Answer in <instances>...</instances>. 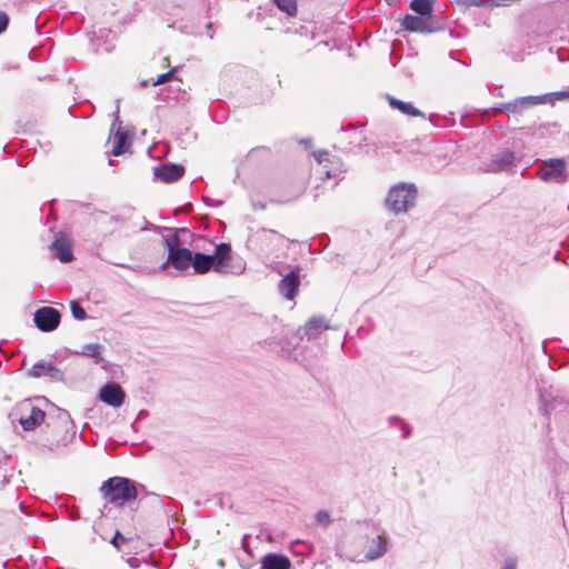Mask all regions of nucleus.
<instances>
[{"mask_svg": "<svg viewBox=\"0 0 569 569\" xmlns=\"http://www.w3.org/2000/svg\"><path fill=\"white\" fill-rule=\"evenodd\" d=\"M76 437L74 423L66 410H59L54 419L46 422V432L40 439V446L56 451L68 446Z\"/></svg>", "mask_w": 569, "mask_h": 569, "instance_id": "1", "label": "nucleus"}, {"mask_svg": "<svg viewBox=\"0 0 569 569\" xmlns=\"http://www.w3.org/2000/svg\"><path fill=\"white\" fill-rule=\"evenodd\" d=\"M140 489L144 490V486L136 483L129 478L112 477L102 483L100 491L108 502L123 506L138 498L140 496Z\"/></svg>", "mask_w": 569, "mask_h": 569, "instance_id": "2", "label": "nucleus"}, {"mask_svg": "<svg viewBox=\"0 0 569 569\" xmlns=\"http://www.w3.org/2000/svg\"><path fill=\"white\" fill-rule=\"evenodd\" d=\"M230 244L221 242L216 244L213 254L196 252L191 266L197 273H206L210 269L224 272L230 260Z\"/></svg>", "mask_w": 569, "mask_h": 569, "instance_id": "3", "label": "nucleus"}, {"mask_svg": "<svg viewBox=\"0 0 569 569\" xmlns=\"http://www.w3.org/2000/svg\"><path fill=\"white\" fill-rule=\"evenodd\" d=\"M418 190L413 183H398L389 190L386 206L393 213L407 212L415 206Z\"/></svg>", "mask_w": 569, "mask_h": 569, "instance_id": "4", "label": "nucleus"}, {"mask_svg": "<svg viewBox=\"0 0 569 569\" xmlns=\"http://www.w3.org/2000/svg\"><path fill=\"white\" fill-rule=\"evenodd\" d=\"M401 26L410 32L432 33L442 30L445 22L440 17L406 14Z\"/></svg>", "mask_w": 569, "mask_h": 569, "instance_id": "5", "label": "nucleus"}, {"mask_svg": "<svg viewBox=\"0 0 569 569\" xmlns=\"http://www.w3.org/2000/svg\"><path fill=\"white\" fill-rule=\"evenodd\" d=\"M567 164L561 158H553L542 162L537 169V177L546 182L563 183L567 180Z\"/></svg>", "mask_w": 569, "mask_h": 569, "instance_id": "6", "label": "nucleus"}, {"mask_svg": "<svg viewBox=\"0 0 569 569\" xmlns=\"http://www.w3.org/2000/svg\"><path fill=\"white\" fill-rule=\"evenodd\" d=\"M539 410L543 416H550L552 412L556 415L569 412V401L559 395L555 396L552 392L539 389Z\"/></svg>", "mask_w": 569, "mask_h": 569, "instance_id": "7", "label": "nucleus"}, {"mask_svg": "<svg viewBox=\"0 0 569 569\" xmlns=\"http://www.w3.org/2000/svg\"><path fill=\"white\" fill-rule=\"evenodd\" d=\"M279 273L282 276L278 283L279 293L287 300H293L300 287L301 269L296 267L286 274L282 271H279Z\"/></svg>", "mask_w": 569, "mask_h": 569, "instance_id": "8", "label": "nucleus"}, {"mask_svg": "<svg viewBox=\"0 0 569 569\" xmlns=\"http://www.w3.org/2000/svg\"><path fill=\"white\" fill-rule=\"evenodd\" d=\"M61 315L52 307H41L34 312L33 321L37 328L43 332L53 331L60 323Z\"/></svg>", "mask_w": 569, "mask_h": 569, "instance_id": "9", "label": "nucleus"}, {"mask_svg": "<svg viewBox=\"0 0 569 569\" xmlns=\"http://www.w3.org/2000/svg\"><path fill=\"white\" fill-rule=\"evenodd\" d=\"M21 410L28 412V415H22L19 419V423L24 431L34 430L44 421L46 412L30 402L22 403Z\"/></svg>", "mask_w": 569, "mask_h": 569, "instance_id": "10", "label": "nucleus"}, {"mask_svg": "<svg viewBox=\"0 0 569 569\" xmlns=\"http://www.w3.org/2000/svg\"><path fill=\"white\" fill-rule=\"evenodd\" d=\"M28 373L33 378L48 377L50 381L54 382L62 381L64 379L63 371L51 361L46 360L36 362Z\"/></svg>", "mask_w": 569, "mask_h": 569, "instance_id": "11", "label": "nucleus"}, {"mask_svg": "<svg viewBox=\"0 0 569 569\" xmlns=\"http://www.w3.org/2000/svg\"><path fill=\"white\" fill-rule=\"evenodd\" d=\"M515 160L513 151L503 150L492 156L491 160L485 164V171L491 173L509 171L513 167Z\"/></svg>", "mask_w": 569, "mask_h": 569, "instance_id": "12", "label": "nucleus"}, {"mask_svg": "<svg viewBox=\"0 0 569 569\" xmlns=\"http://www.w3.org/2000/svg\"><path fill=\"white\" fill-rule=\"evenodd\" d=\"M537 96H527L520 97L509 102L500 103L495 107V112H511V113H521L525 109L535 107L539 104Z\"/></svg>", "mask_w": 569, "mask_h": 569, "instance_id": "13", "label": "nucleus"}, {"mask_svg": "<svg viewBox=\"0 0 569 569\" xmlns=\"http://www.w3.org/2000/svg\"><path fill=\"white\" fill-rule=\"evenodd\" d=\"M126 393L122 388L112 382L104 385L99 392V399L108 406L119 408L122 406Z\"/></svg>", "mask_w": 569, "mask_h": 569, "instance_id": "14", "label": "nucleus"}, {"mask_svg": "<svg viewBox=\"0 0 569 569\" xmlns=\"http://www.w3.org/2000/svg\"><path fill=\"white\" fill-rule=\"evenodd\" d=\"M153 174L157 179L171 183L181 179L184 174V167L177 163H162L153 168Z\"/></svg>", "mask_w": 569, "mask_h": 569, "instance_id": "15", "label": "nucleus"}, {"mask_svg": "<svg viewBox=\"0 0 569 569\" xmlns=\"http://www.w3.org/2000/svg\"><path fill=\"white\" fill-rule=\"evenodd\" d=\"M193 260V253L188 248H182L173 252L168 253V260L160 268L164 269L168 263L180 271L188 269Z\"/></svg>", "mask_w": 569, "mask_h": 569, "instance_id": "16", "label": "nucleus"}, {"mask_svg": "<svg viewBox=\"0 0 569 569\" xmlns=\"http://www.w3.org/2000/svg\"><path fill=\"white\" fill-rule=\"evenodd\" d=\"M389 548V539L383 535H379L371 540V545L366 553L367 560H376L381 558Z\"/></svg>", "mask_w": 569, "mask_h": 569, "instance_id": "17", "label": "nucleus"}, {"mask_svg": "<svg viewBox=\"0 0 569 569\" xmlns=\"http://www.w3.org/2000/svg\"><path fill=\"white\" fill-rule=\"evenodd\" d=\"M288 557L279 553H268L261 560V569H290Z\"/></svg>", "mask_w": 569, "mask_h": 569, "instance_id": "18", "label": "nucleus"}, {"mask_svg": "<svg viewBox=\"0 0 569 569\" xmlns=\"http://www.w3.org/2000/svg\"><path fill=\"white\" fill-rule=\"evenodd\" d=\"M50 249L52 251H54L56 253V257L61 261V262H70L72 259H73V254H72V251H71V246L70 243L63 239V238H59V239H56L52 244L50 246Z\"/></svg>", "mask_w": 569, "mask_h": 569, "instance_id": "19", "label": "nucleus"}, {"mask_svg": "<svg viewBox=\"0 0 569 569\" xmlns=\"http://www.w3.org/2000/svg\"><path fill=\"white\" fill-rule=\"evenodd\" d=\"M341 131L346 133V139L351 147H361L366 141L363 130L358 127L348 124L346 128L342 127Z\"/></svg>", "mask_w": 569, "mask_h": 569, "instance_id": "20", "label": "nucleus"}, {"mask_svg": "<svg viewBox=\"0 0 569 569\" xmlns=\"http://www.w3.org/2000/svg\"><path fill=\"white\" fill-rule=\"evenodd\" d=\"M388 101L392 108L398 109L403 114L412 117H423V113L409 102L401 101L390 96H388Z\"/></svg>", "mask_w": 569, "mask_h": 569, "instance_id": "21", "label": "nucleus"}, {"mask_svg": "<svg viewBox=\"0 0 569 569\" xmlns=\"http://www.w3.org/2000/svg\"><path fill=\"white\" fill-rule=\"evenodd\" d=\"M409 8L419 16L437 17L436 14H433L432 0H412L409 4Z\"/></svg>", "mask_w": 569, "mask_h": 569, "instance_id": "22", "label": "nucleus"}, {"mask_svg": "<svg viewBox=\"0 0 569 569\" xmlns=\"http://www.w3.org/2000/svg\"><path fill=\"white\" fill-rule=\"evenodd\" d=\"M102 349L103 347L99 343H88L84 345L82 350L77 353L94 359V363L97 365H102L104 362V359L101 356Z\"/></svg>", "mask_w": 569, "mask_h": 569, "instance_id": "23", "label": "nucleus"}, {"mask_svg": "<svg viewBox=\"0 0 569 569\" xmlns=\"http://www.w3.org/2000/svg\"><path fill=\"white\" fill-rule=\"evenodd\" d=\"M328 325L326 323L323 318H311L305 326V332L309 337H315L322 330L328 329Z\"/></svg>", "mask_w": 569, "mask_h": 569, "instance_id": "24", "label": "nucleus"}, {"mask_svg": "<svg viewBox=\"0 0 569 569\" xmlns=\"http://www.w3.org/2000/svg\"><path fill=\"white\" fill-rule=\"evenodd\" d=\"M129 146L127 133L118 130L114 134V144L111 153L116 157L121 156L126 152Z\"/></svg>", "mask_w": 569, "mask_h": 569, "instance_id": "25", "label": "nucleus"}, {"mask_svg": "<svg viewBox=\"0 0 569 569\" xmlns=\"http://www.w3.org/2000/svg\"><path fill=\"white\" fill-rule=\"evenodd\" d=\"M539 104L555 103L556 101L569 100V90H561L537 96Z\"/></svg>", "mask_w": 569, "mask_h": 569, "instance_id": "26", "label": "nucleus"}, {"mask_svg": "<svg viewBox=\"0 0 569 569\" xmlns=\"http://www.w3.org/2000/svg\"><path fill=\"white\" fill-rule=\"evenodd\" d=\"M389 425L398 427V429L402 432V438L407 439L411 435V427L405 422L400 417L392 416L389 418Z\"/></svg>", "mask_w": 569, "mask_h": 569, "instance_id": "27", "label": "nucleus"}, {"mask_svg": "<svg viewBox=\"0 0 569 569\" xmlns=\"http://www.w3.org/2000/svg\"><path fill=\"white\" fill-rule=\"evenodd\" d=\"M273 3L288 16H295L297 13V1L296 0H272Z\"/></svg>", "mask_w": 569, "mask_h": 569, "instance_id": "28", "label": "nucleus"}, {"mask_svg": "<svg viewBox=\"0 0 569 569\" xmlns=\"http://www.w3.org/2000/svg\"><path fill=\"white\" fill-rule=\"evenodd\" d=\"M313 154H315L316 160L320 164H322L325 162H330L332 164H337L339 167H342L341 160L339 158H337V157L330 158V153L328 151H326V150H319V151L315 152Z\"/></svg>", "mask_w": 569, "mask_h": 569, "instance_id": "29", "label": "nucleus"}, {"mask_svg": "<svg viewBox=\"0 0 569 569\" xmlns=\"http://www.w3.org/2000/svg\"><path fill=\"white\" fill-rule=\"evenodd\" d=\"M164 244L168 253L180 250L181 240L177 233L164 237Z\"/></svg>", "mask_w": 569, "mask_h": 569, "instance_id": "30", "label": "nucleus"}, {"mask_svg": "<svg viewBox=\"0 0 569 569\" xmlns=\"http://www.w3.org/2000/svg\"><path fill=\"white\" fill-rule=\"evenodd\" d=\"M70 309H71V313L73 316V318L76 320H84L87 319V312L86 310L80 306V303L78 301H71L70 303Z\"/></svg>", "mask_w": 569, "mask_h": 569, "instance_id": "31", "label": "nucleus"}, {"mask_svg": "<svg viewBox=\"0 0 569 569\" xmlns=\"http://www.w3.org/2000/svg\"><path fill=\"white\" fill-rule=\"evenodd\" d=\"M323 169H326L323 171V174H325V178L329 179V178H335L337 177L339 173L342 172V169L341 167L335 164L333 168H330V169H327V166H323Z\"/></svg>", "mask_w": 569, "mask_h": 569, "instance_id": "32", "label": "nucleus"}, {"mask_svg": "<svg viewBox=\"0 0 569 569\" xmlns=\"http://www.w3.org/2000/svg\"><path fill=\"white\" fill-rule=\"evenodd\" d=\"M176 72V69H171L170 71L160 74L158 79L153 82V86L164 83L173 78V74Z\"/></svg>", "mask_w": 569, "mask_h": 569, "instance_id": "33", "label": "nucleus"}, {"mask_svg": "<svg viewBox=\"0 0 569 569\" xmlns=\"http://www.w3.org/2000/svg\"><path fill=\"white\" fill-rule=\"evenodd\" d=\"M518 560L516 557H508L503 560L501 569H517Z\"/></svg>", "mask_w": 569, "mask_h": 569, "instance_id": "34", "label": "nucleus"}, {"mask_svg": "<svg viewBox=\"0 0 569 569\" xmlns=\"http://www.w3.org/2000/svg\"><path fill=\"white\" fill-rule=\"evenodd\" d=\"M127 541V538L122 536L119 531H116V535L111 539V545L116 547L117 549H120V543H123Z\"/></svg>", "mask_w": 569, "mask_h": 569, "instance_id": "35", "label": "nucleus"}, {"mask_svg": "<svg viewBox=\"0 0 569 569\" xmlns=\"http://www.w3.org/2000/svg\"><path fill=\"white\" fill-rule=\"evenodd\" d=\"M316 519L320 525H328L330 522V516L327 511H319L316 515Z\"/></svg>", "mask_w": 569, "mask_h": 569, "instance_id": "36", "label": "nucleus"}, {"mask_svg": "<svg viewBox=\"0 0 569 569\" xmlns=\"http://www.w3.org/2000/svg\"><path fill=\"white\" fill-rule=\"evenodd\" d=\"M9 23V17L4 12H0V33H2Z\"/></svg>", "mask_w": 569, "mask_h": 569, "instance_id": "37", "label": "nucleus"}, {"mask_svg": "<svg viewBox=\"0 0 569 569\" xmlns=\"http://www.w3.org/2000/svg\"><path fill=\"white\" fill-rule=\"evenodd\" d=\"M202 201L208 204V206H212V207H220L222 206L223 201L222 200H214V199H211L209 197H202Z\"/></svg>", "mask_w": 569, "mask_h": 569, "instance_id": "38", "label": "nucleus"}, {"mask_svg": "<svg viewBox=\"0 0 569 569\" xmlns=\"http://www.w3.org/2000/svg\"><path fill=\"white\" fill-rule=\"evenodd\" d=\"M140 562H141V560L136 557H130L127 559V563L129 565L130 568H133V569L139 568Z\"/></svg>", "mask_w": 569, "mask_h": 569, "instance_id": "39", "label": "nucleus"}, {"mask_svg": "<svg viewBox=\"0 0 569 569\" xmlns=\"http://www.w3.org/2000/svg\"><path fill=\"white\" fill-rule=\"evenodd\" d=\"M149 495H150V493H149L146 489H144V490H141V489H140V496H139V497H141V496H149ZM151 495H152V496H154V497H158V496H157V495H154V493H151Z\"/></svg>", "mask_w": 569, "mask_h": 569, "instance_id": "40", "label": "nucleus"}, {"mask_svg": "<svg viewBox=\"0 0 569 569\" xmlns=\"http://www.w3.org/2000/svg\"><path fill=\"white\" fill-rule=\"evenodd\" d=\"M140 86L141 87H147L148 86V81H146V80L141 81Z\"/></svg>", "mask_w": 569, "mask_h": 569, "instance_id": "41", "label": "nucleus"}, {"mask_svg": "<svg viewBox=\"0 0 569 569\" xmlns=\"http://www.w3.org/2000/svg\"><path fill=\"white\" fill-rule=\"evenodd\" d=\"M211 27H212V23H211V22H209V23L207 24V28H208V29H210Z\"/></svg>", "mask_w": 569, "mask_h": 569, "instance_id": "42", "label": "nucleus"}]
</instances>
